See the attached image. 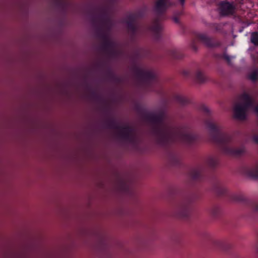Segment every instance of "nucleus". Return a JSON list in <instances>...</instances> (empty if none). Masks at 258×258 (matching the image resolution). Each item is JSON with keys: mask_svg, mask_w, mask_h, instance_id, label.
Listing matches in <instances>:
<instances>
[{"mask_svg": "<svg viewBox=\"0 0 258 258\" xmlns=\"http://www.w3.org/2000/svg\"><path fill=\"white\" fill-rule=\"evenodd\" d=\"M249 98L245 95L241 98V101L237 103L234 108V116L237 119L242 120L245 118L249 104Z\"/></svg>", "mask_w": 258, "mask_h": 258, "instance_id": "1", "label": "nucleus"}, {"mask_svg": "<svg viewBox=\"0 0 258 258\" xmlns=\"http://www.w3.org/2000/svg\"><path fill=\"white\" fill-rule=\"evenodd\" d=\"M234 11V7L229 3H222L220 6V13L223 15L232 14Z\"/></svg>", "mask_w": 258, "mask_h": 258, "instance_id": "2", "label": "nucleus"}, {"mask_svg": "<svg viewBox=\"0 0 258 258\" xmlns=\"http://www.w3.org/2000/svg\"><path fill=\"white\" fill-rule=\"evenodd\" d=\"M171 5L169 0H159L156 5V9L159 11L166 9Z\"/></svg>", "mask_w": 258, "mask_h": 258, "instance_id": "3", "label": "nucleus"}, {"mask_svg": "<svg viewBox=\"0 0 258 258\" xmlns=\"http://www.w3.org/2000/svg\"><path fill=\"white\" fill-rule=\"evenodd\" d=\"M251 41L255 45L258 46V33H253L251 35Z\"/></svg>", "mask_w": 258, "mask_h": 258, "instance_id": "4", "label": "nucleus"}, {"mask_svg": "<svg viewBox=\"0 0 258 258\" xmlns=\"http://www.w3.org/2000/svg\"><path fill=\"white\" fill-rule=\"evenodd\" d=\"M248 77L252 81H257L258 80V73L256 71L253 72L249 75Z\"/></svg>", "mask_w": 258, "mask_h": 258, "instance_id": "5", "label": "nucleus"}, {"mask_svg": "<svg viewBox=\"0 0 258 258\" xmlns=\"http://www.w3.org/2000/svg\"><path fill=\"white\" fill-rule=\"evenodd\" d=\"M251 175L254 177H258V166L251 171Z\"/></svg>", "mask_w": 258, "mask_h": 258, "instance_id": "6", "label": "nucleus"}, {"mask_svg": "<svg viewBox=\"0 0 258 258\" xmlns=\"http://www.w3.org/2000/svg\"><path fill=\"white\" fill-rule=\"evenodd\" d=\"M253 141L256 143H258V137H254L253 138Z\"/></svg>", "mask_w": 258, "mask_h": 258, "instance_id": "7", "label": "nucleus"}, {"mask_svg": "<svg viewBox=\"0 0 258 258\" xmlns=\"http://www.w3.org/2000/svg\"><path fill=\"white\" fill-rule=\"evenodd\" d=\"M254 112L258 114V105L254 108Z\"/></svg>", "mask_w": 258, "mask_h": 258, "instance_id": "8", "label": "nucleus"}, {"mask_svg": "<svg viewBox=\"0 0 258 258\" xmlns=\"http://www.w3.org/2000/svg\"><path fill=\"white\" fill-rule=\"evenodd\" d=\"M180 1H181L182 4H183L184 3V0H180Z\"/></svg>", "mask_w": 258, "mask_h": 258, "instance_id": "9", "label": "nucleus"}]
</instances>
